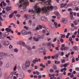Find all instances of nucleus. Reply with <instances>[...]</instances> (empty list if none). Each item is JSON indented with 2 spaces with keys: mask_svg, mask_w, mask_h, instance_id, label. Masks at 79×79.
<instances>
[{
  "mask_svg": "<svg viewBox=\"0 0 79 79\" xmlns=\"http://www.w3.org/2000/svg\"><path fill=\"white\" fill-rule=\"evenodd\" d=\"M54 69H55V70H56L57 69V68H56V66L54 65Z\"/></svg>",
  "mask_w": 79,
  "mask_h": 79,
  "instance_id": "37998d69",
  "label": "nucleus"
},
{
  "mask_svg": "<svg viewBox=\"0 0 79 79\" xmlns=\"http://www.w3.org/2000/svg\"><path fill=\"white\" fill-rule=\"evenodd\" d=\"M6 68H8L9 67V64L8 63L6 64Z\"/></svg>",
  "mask_w": 79,
  "mask_h": 79,
  "instance_id": "49530a36",
  "label": "nucleus"
},
{
  "mask_svg": "<svg viewBox=\"0 0 79 79\" xmlns=\"http://www.w3.org/2000/svg\"><path fill=\"white\" fill-rule=\"evenodd\" d=\"M38 50L40 52H43L45 51V48L44 47H41L40 48H39Z\"/></svg>",
  "mask_w": 79,
  "mask_h": 79,
  "instance_id": "423d86ee",
  "label": "nucleus"
},
{
  "mask_svg": "<svg viewBox=\"0 0 79 79\" xmlns=\"http://www.w3.org/2000/svg\"><path fill=\"white\" fill-rule=\"evenodd\" d=\"M9 28H6L5 29V31H8V30H9Z\"/></svg>",
  "mask_w": 79,
  "mask_h": 79,
  "instance_id": "e2e57ef3",
  "label": "nucleus"
},
{
  "mask_svg": "<svg viewBox=\"0 0 79 79\" xmlns=\"http://www.w3.org/2000/svg\"><path fill=\"white\" fill-rule=\"evenodd\" d=\"M62 23H63L64 24H66V23H67L68 22V20H67V19H66L65 18H63L62 19Z\"/></svg>",
  "mask_w": 79,
  "mask_h": 79,
  "instance_id": "9d476101",
  "label": "nucleus"
},
{
  "mask_svg": "<svg viewBox=\"0 0 79 79\" xmlns=\"http://www.w3.org/2000/svg\"><path fill=\"white\" fill-rule=\"evenodd\" d=\"M13 75H11V74H10V76L9 77H10V79H11V78H12V77H13Z\"/></svg>",
  "mask_w": 79,
  "mask_h": 79,
  "instance_id": "de8ad7c7",
  "label": "nucleus"
},
{
  "mask_svg": "<svg viewBox=\"0 0 79 79\" xmlns=\"http://www.w3.org/2000/svg\"><path fill=\"white\" fill-rule=\"evenodd\" d=\"M38 27L40 28V29H42V26L40 25H38Z\"/></svg>",
  "mask_w": 79,
  "mask_h": 79,
  "instance_id": "c85d7f7f",
  "label": "nucleus"
},
{
  "mask_svg": "<svg viewBox=\"0 0 79 79\" xmlns=\"http://www.w3.org/2000/svg\"><path fill=\"white\" fill-rule=\"evenodd\" d=\"M13 15L11 14L9 16V18H13Z\"/></svg>",
  "mask_w": 79,
  "mask_h": 79,
  "instance_id": "e433bc0d",
  "label": "nucleus"
},
{
  "mask_svg": "<svg viewBox=\"0 0 79 79\" xmlns=\"http://www.w3.org/2000/svg\"><path fill=\"white\" fill-rule=\"evenodd\" d=\"M75 61V58L74 57H73L72 58V63H74Z\"/></svg>",
  "mask_w": 79,
  "mask_h": 79,
  "instance_id": "a878e982",
  "label": "nucleus"
},
{
  "mask_svg": "<svg viewBox=\"0 0 79 79\" xmlns=\"http://www.w3.org/2000/svg\"><path fill=\"white\" fill-rule=\"evenodd\" d=\"M11 31V29L9 28V29L8 31L5 32V33L6 34H8H8H9V33H8V32H10V31Z\"/></svg>",
  "mask_w": 79,
  "mask_h": 79,
  "instance_id": "412c9836",
  "label": "nucleus"
},
{
  "mask_svg": "<svg viewBox=\"0 0 79 79\" xmlns=\"http://www.w3.org/2000/svg\"><path fill=\"white\" fill-rule=\"evenodd\" d=\"M38 79H41L42 78V76L41 75H39L38 76Z\"/></svg>",
  "mask_w": 79,
  "mask_h": 79,
  "instance_id": "09e8293b",
  "label": "nucleus"
},
{
  "mask_svg": "<svg viewBox=\"0 0 79 79\" xmlns=\"http://www.w3.org/2000/svg\"><path fill=\"white\" fill-rule=\"evenodd\" d=\"M36 62V61L35 60H33V63L34 64H35Z\"/></svg>",
  "mask_w": 79,
  "mask_h": 79,
  "instance_id": "6e6d98bb",
  "label": "nucleus"
},
{
  "mask_svg": "<svg viewBox=\"0 0 79 79\" xmlns=\"http://www.w3.org/2000/svg\"><path fill=\"white\" fill-rule=\"evenodd\" d=\"M68 47H65L64 48V50H68Z\"/></svg>",
  "mask_w": 79,
  "mask_h": 79,
  "instance_id": "ea45409f",
  "label": "nucleus"
},
{
  "mask_svg": "<svg viewBox=\"0 0 79 79\" xmlns=\"http://www.w3.org/2000/svg\"><path fill=\"white\" fill-rule=\"evenodd\" d=\"M16 70V65H15L14 68V71H15Z\"/></svg>",
  "mask_w": 79,
  "mask_h": 79,
  "instance_id": "8fccbe9b",
  "label": "nucleus"
},
{
  "mask_svg": "<svg viewBox=\"0 0 79 79\" xmlns=\"http://www.w3.org/2000/svg\"><path fill=\"white\" fill-rule=\"evenodd\" d=\"M70 77L71 78L74 77V75L72 74V75L70 76Z\"/></svg>",
  "mask_w": 79,
  "mask_h": 79,
  "instance_id": "774afa93",
  "label": "nucleus"
},
{
  "mask_svg": "<svg viewBox=\"0 0 79 79\" xmlns=\"http://www.w3.org/2000/svg\"><path fill=\"white\" fill-rule=\"evenodd\" d=\"M11 6H7L6 8V10L7 11H11Z\"/></svg>",
  "mask_w": 79,
  "mask_h": 79,
  "instance_id": "9b49d317",
  "label": "nucleus"
},
{
  "mask_svg": "<svg viewBox=\"0 0 79 79\" xmlns=\"http://www.w3.org/2000/svg\"><path fill=\"white\" fill-rule=\"evenodd\" d=\"M10 25H13L14 27H15V28L16 27V25H15V24H14V23H10Z\"/></svg>",
  "mask_w": 79,
  "mask_h": 79,
  "instance_id": "a211bd4d",
  "label": "nucleus"
},
{
  "mask_svg": "<svg viewBox=\"0 0 79 79\" xmlns=\"http://www.w3.org/2000/svg\"><path fill=\"white\" fill-rule=\"evenodd\" d=\"M52 18L53 19H55L56 18V16L53 15L52 16Z\"/></svg>",
  "mask_w": 79,
  "mask_h": 79,
  "instance_id": "4d7b16f0",
  "label": "nucleus"
},
{
  "mask_svg": "<svg viewBox=\"0 0 79 79\" xmlns=\"http://www.w3.org/2000/svg\"><path fill=\"white\" fill-rule=\"evenodd\" d=\"M22 34V35H27V32L24 30H23L21 32Z\"/></svg>",
  "mask_w": 79,
  "mask_h": 79,
  "instance_id": "f8f14e48",
  "label": "nucleus"
},
{
  "mask_svg": "<svg viewBox=\"0 0 79 79\" xmlns=\"http://www.w3.org/2000/svg\"><path fill=\"white\" fill-rule=\"evenodd\" d=\"M16 16L17 18H19L21 16V15H20V14H16Z\"/></svg>",
  "mask_w": 79,
  "mask_h": 79,
  "instance_id": "2f4dec72",
  "label": "nucleus"
},
{
  "mask_svg": "<svg viewBox=\"0 0 79 79\" xmlns=\"http://www.w3.org/2000/svg\"><path fill=\"white\" fill-rule=\"evenodd\" d=\"M28 53L29 55H32V52H28Z\"/></svg>",
  "mask_w": 79,
  "mask_h": 79,
  "instance_id": "c9c22d12",
  "label": "nucleus"
},
{
  "mask_svg": "<svg viewBox=\"0 0 79 79\" xmlns=\"http://www.w3.org/2000/svg\"><path fill=\"white\" fill-rule=\"evenodd\" d=\"M41 19L42 21H48V19L44 16H42L41 17Z\"/></svg>",
  "mask_w": 79,
  "mask_h": 79,
  "instance_id": "0eeeda50",
  "label": "nucleus"
},
{
  "mask_svg": "<svg viewBox=\"0 0 79 79\" xmlns=\"http://www.w3.org/2000/svg\"><path fill=\"white\" fill-rule=\"evenodd\" d=\"M64 3H62L61 4V6H60V8H62L63 7H64Z\"/></svg>",
  "mask_w": 79,
  "mask_h": 79,
  "instance_id": "393cba45",
  "label": "nucleus"
},
{
  "mask_svg": "<svg viewBox=\"0 0 79 79\" xmlns=\"http://www.w3.org/2000/svg\"><path fill=\"white\" fill-rule=\"evenodd\" d=\"M23 42V41H20L19 42L18 44L19 45H22Z\"/></svg>",
  "mask_w": 79,
  "mask_h": 79,
  "instance_id": "b1692460",
  "label": "nucleus"
},
{
  "mask_svg": "<svg viewBox=\"0 0 79 79\" xmlns=\"http://www.w3.org/2000/svg\"><path fill=\"white\" fill-rule=\"evenodd\" d=\"M60 41L61 42H62V43H63V42H64V40H63V39L60 38Z\"/></svg>",
  "mask_w": 79,
  "mask_h": 79,
  "instance_id": "c756f323",
  "label": "nucleus"
},
{
  "mask_svg": "<svg viewBox=\"0 0 79 79\" xmlns=\"http://www.w3.org/2000/svg\"><path fill=\"white\" fill-rule=\"evenodd\" d=\"M3 44L5 46H8L9 44V42L8 41H5L3 42Z\"/></svg>",
  "mask_w": 79,
  "mask_h": 79,
  "instance_id": "1a4fd4ad",
  "label": "nucleus"
},
{
  "mask_svg": "<svg viewBox=\"0 0 79 79\" xmlns=\"http://www.w3.org/2000/svg\"><path fill=\"white\" fill-rule=\"evenodd\" d=\"M2 4H3V6H6V3H5V2L2 1Z\"/></svg>",
  "mask_w": 79,
  "mask_h": 79,
  "instance_id": "f704fd0d",
  "label": "nucleus"
},
{
  "mask_svg": "<svg viewBox=\"0 0 79 79\" xmlns=\"http://www.w3.org/2000/svg\"><path fill=\"white\" fill-rule=\"evenodd\" d=\"M59 15H60V13H59V12H57L56 13V15H57V16H59Z\"/></svg>",
  "mask_w": 79,
  "mask_h": 79,
  "instance_id": "a18cd8bd",
  "label": "nucleus"
},
{
  "mask_svg": "<svg viewBox=\"0 0 79 79\" xmlns=\"http://www.w3.org/2000/svg\"><path fill=\"white\" fill-rule=\"evenodd\" d=\"M53 7L51 6H48L46 7H45L44 8H43L42 9V10L43 11H44L45 13H49V11L50 10V9L51 10H53Z\"/></svg>",
  "mask_w": 79,
  "mask_h": 79,
  "instance_id": "f03ea898",
  "label": "nucleus"
},
{
  "mask_svg": "<svg viewBox=\"0 0 79 79\" xmlns=\"http://www.w3.org/2000/svg\"><path fill=\"white\" fill-rule=\"evenodd\" d=\"M38 69V67L37 66V65H35V69Z\"/></svg>",
  "mask_w": 79,
  "mask_h": 79,
  "instance_id": "5fc2aeb1",
  "label": "nucleus"
},
{
  "mask_svg": "<svg viewBox=\"0 0 79 79\" xmlns=\"http://www.w3.org/2000/svg\"><path fill=\"white\" fill-rule=\"evenodd\" d=\"M26 47L28 50H31V47L30 46L26 45Z\"/></svg>",
  "mask_w": 79,
  "mask_h": 79,
  "instance_id": "2eb2a0df",
  "label": "nucleus"
},
{
  "mask_svg": "<svg viewBox=\"0 0 79 79\" xmlns=\"http://www.w3.org/2000/svg\"><path fill=\"white\" fill-rule=\"evenodd\" d=\"M6 54L5 53L3 52H0V60H2L3 59V57L6 56Z\"/></svg>",
  "mask_w": 79,
  "mask_h": 79,
  "instance_id": "39448f33",
  "label": "nucleus"
},
{
  "mask_svg": "<svg viewBox=\"0 0 79 79\" xmlns=\"http://www.w3.org/2000/svg\"><path fill=\"white\" fill-rule=\"evenodd\" d=\"M14 51L15 52H16V53H17V52H18V49H17V48H15L14 49Z\"/></svg>",
  "mask_w": 79,
  "mask_h": 79,
  "instance_id": "bb28decb",
  "label": "nucleus"
},
{
  "mask_svg": "<svg viewBox=\"0 0 79 79\" xmlns=\"http://www.w3.org/2000/svg\"><path fill=\"white\" fill-rule=\"evenodd\" d=\"M77 46H75L73 48V50H74V51H76V50H77Z\"/></svg>",
  "mask_w": 79,
  "mask_h": 79,
  "instance_id": "6ab92c4d",
  "label": "nucleus"
},
{
  "mask_svg": "<svg viewBox=\"0 0 79 79\" xmlns=\"http://www.w3.org/2000/svg\"><path fill=\"white\" fill-rule=\"evenodd\" d=\"M27 66H26V65H25V64H23L22 65V68L24 70H26V69H27Z\"/></svg>",
  "mask_w": 79,
  "mask_h": 79,
  "instance_id": "4468645a",
  "label": "nucleus"
},
{
  "mask_svg": "<svg viewBox=\"0 0 79 79\" xmlns=\"http://www.w3.org/2000/svg\"><path fill=\"white\" fill-rule=\"evenodd\" d=\"M47 45L48 46H51V43L50 42L48 43Z\"/></svg>",
  "mask_w": 79,
  "mask_h": 79,
  "instance_id": "c03bdc74",
  "label": "nucleus"
},
{
  "mask_svg": "<svg viewBox=\"0 0 79 79\" xmlns=\"http://www.w3.org/2000/svg\"><path fill=\"white\" fill-rule=\"evenodd\" d=\"M9 48L10 49L11 51H13V46L10 45L9 47Z\"/></svg>",
  "mask_w": 79,
  "mask_h": 79,
  "instance_id": "f3484780",
  "label": "nucleus"
},
{
  "mask_svg": "<svg viewBox=\"0 0 79 79\" xmlns=\"http://www.w3.org/2000/svg\"><path fill=\"white\" fill-rule=\"evenodd\" d=\"M58 55H56L54 56L55 58H58Z\"/></svg>",
  "mask_w": 79,
  "mask_h": 79,
  "instance_id": "4c0bfd02",
  "label": "nucleus"
},
{
  "mask_svg": "<svg viewBox=\"0 0 79 79\" xmlns=\"http://www.w3.org/2000/svg\"><path fill=\"white\" fill-rule=\"evenodd\" d=\"M42 32L43 33H45V32H46V31H45V30L43 29L42 31Z\"/></svg>",
  "mask_w": 79,
  "mask_h": 79,
  "instance_id": "603ef678",
  "label": "nucleus"
},
{
  "mask_svg": "<svg viewBox=\"0 0 79 79\" xmlns=\"http://www.w3.org/2000/svg\"><path fill=\"white\" fill-rule=\"evenodd\" d=\"M61 55L62 56H63V55H64V52H61Z\"/></svg>",
  "mask_w": 79,
  "mask_h": 79,
  "instance_id": "13d9d810",
  "label": "nucleus"
},
{
  "mask_svg": "<svg viewBox=\"0 0 79 79\" xmlns=\"http://www.w3.org/2000/svg\"><path fill=\"white\" fill-rule=\"evenodd\" d=\"M23 2V4L22 3V2ZM19 3H22L19 6V8H21L23 6H29V2L27 1L26 0H20Z\"/></svg>",
  "mask_w": 79,
  "mask_h": 79,
  "instance_id": "f257e3e1",
  "label": "nucleus"
},
{
  "mask_svg": "<svg viewBox=\"0 0 79 79\" xmlns=\"http://www.w3.org/2000/svg\"><path fill=\"white\" fill-rule=\"evenodd\" d=\"M46 31L48 32H50V30L48 29H47Z\"/></svg>",
  "mask_w": 79,
  "mask_h": 79,
  "instance_id": "69168bd1",
  "label": "nucleus"
},
{
  "mask_svg": "<svg viewBox=\"0 0 79 79\" xmlns=\"http://www.w3.org/2000/svg\"><path fill=\"white\" fill-rule=\"evenodd\" d=\"M28 16V15L27 14H26L24 15V18H27V17Z\"/></svg>",
  "mask_w": 79,
  "mask_h": 79,
  "instance_id": "58836bf2",
  "label": "nucleus"
},
{
  "mask_svg": "<svg viewBox=\"0 0 79 79\" xmlns=\"http://www.w3.org/2000/svg\"><path fill=\"white\" fill-rule=\"evenodd\" d=\"M77 21V20H75L73 21L74 24V25H76L77 24V23L76 22Z\"/></svg>",
  "mask_w": 79,
  "mask_h": 79,
  "instance_id": "5701e85b",
  "label": "nucleus"
},
{
  "mask_svg": "<svg viewBox=\"0 0 79 79\" xmlns=\"http://www.w3.org/2000/svg\"><path fill=\"white\" fill-rule=\"evenodd\" d=\"M6 2L7 3H9V4H8V5H11V4L9 3H10V0H6Z\"/></svg>",
  "mask_w": 79,
  "mask_h": 79,
  "instance_id": "473e14b6",
  "label": "nucleus"
},
{
  "mask_svg": "<svg viewBox=\"0 0 79 79\" xmlns=\"http://www.w3.org/2000/svg\"><path fill=\"white\" fill-rule=\"evenodd\" d=\"M8 35V33H7V34L4 33V34H2V32L0 31V39H3L5 38V37H6V36H7Z\"/></svg>",
  "mask_w": 79,
  "mask_h": 79,
  "instance_id": "20e7f679",
  "label": "nucleus"
},
{
  "mask_svg": "<svg viewBox=\"0 0 79 79\" xmlns=\"http://www.w3.org/2000/svg\"><path fill=\"white\" fill-rule=\"evenodd\" d=\"M50 72L51 73H52L54 72V70L53 69H50Z\"/></svg>",
  "mask_w": 79,
  "mask_h": 79,
  "instance_id": "7c9ffc66",
  "label": "nucleus"
},
{
  "mask_svg": "<svg viewBox=\"0 0 79 79\" xmlns=\"http://www.w3.org/2000/svg\"><path fill=\"white\" fill-rule=\"evenodd\" d=\"M47 58H47V57L46 56H44V60H47Z\"/></svg>",
  "mask_w": 79,
  "mask_h": 79,
  "instance_id": "052dcab7",
  "label": "nucleus"
},
{
  "mask_svg": "<svg viewBox=\"0 0 79 79\" xmlns=\"http://www.w3.org/2000/svg\"><path fill=\"white\" fill-rule=\"evenodd\" d=\"M55 64H60V61H56V60H55Z\"/></svg>",
  "mask_w": 79,
  "mask_h": 79,
  "instance_id": "4be33fe9",
  "label": "nucleus"
},
{
  "mask_svg": "<svg viewBox=\"0 0 79 79\" xmlns=\"http://www.w3.org/2000/svg\"><path fill=\"white\" fill-rule=\"evenodd\" d=\"M35 0H30L31 2H35Z\"/></svg>",
  "mask_w": 79,
  "mask_h": 79,
  "instance_id": "bf43d9fd",
  "label": "nucleus"
},
{
  "mask_svg": "<svg viewBox=\"0 0 79 79\" xmlns=\"http://www.w3.org/2000/svg\"><path fill=\"white\" fill-rule=\"evenodd\" d=\"M45 4L44 5V7L43 8H45V7H46V8H47V5H51V3H50V2H49L48 1L46 2H45Z\"/></svg>",
  "mask_w": 79,
  "mask_h": 79,
  "instance_id": "ddd939ff",
  "label": "nucleus"
},
{
  "mask_svg": "<svg viewBox=\"0 0 79 79\" xmlns=\"http://www.w3.org/2000/svg\"><path fill=\"white\" fill-rule=\"evenodd\" d=\"M38 3H36V4L35 5V6L34 7V9L38 13H40L41 12V9L38 7Z\"/></svg>",
  "mask_w": 79,
  "mask_h": 79,
  "instance_id": "7ed1b4c3",
  "label": "nucleus"
},
{
  "mask_svg": "<svg viewBox=\"0 0 79 79\" xmlns=\"http://www.w3.org/2000/svg\"><path fill=\"white\" fill-rule=\"evenodd\" d=\"M40 74V72H39L38 71H36V75H37V76H39V75Z\"/></svg>",
  "mask_w": 79,
  "mask_h": 79,
  "instance_id": "72a5a7b5",
  "label": "nucleus"
},
{
  "mask_svg": "<svg viewBox=\"0 0 79 79\" xmlns=\"http://www.w3.org/2000/svg\"><path fill=\"white\" fill-rule=\"evenodd\" d=\"M33 40L35 42H37V41H39V38H36L35 37H34Z\"/></svg>",
  "mask_w": 79,
  "mask_h": 79,
  "instance_id": "dca6fc26",
  "label": "nucleus"
},
{
  "mask_svg": "<svg viewBox=\"0 0 79 79\" xmlns=\"http://www.w3.org/2000/svg\"><path fill=\"white\" fill-rule=\"evenodd\" d=\"M54 24L55 26H56V28H58V26H57L58 23H56V22H54Z\"/></svg>",
  "mask_w": 79,
  "mask_h": 79,
  "instance_id": "aec40b11",
  "label": "nucleus"
},
{
  "mask_svg": "<svg viewBox=\"0 0 79 79\" xmlns=\"http://www.w3.org/2000/svg\"><path fill=\"white\" fill-rule=\"evenodd\" d=\"M75 69L76 71H79V68L78 67L76 68Z\"/></svg>",
  "mask_w": 79,
  "mask_h": 79,
  "instance_id": "3c124183",
  "label": "nucleus"
},
{
  "mask_svg": "<svg viewBox=\"0 0 79 79\" xmlns=\"http://www.w3.org/2000/svg\"><path fill=\"white\" fill-rule=\"evenodd\" d=\"M25 64L26 65L27 68L29 67L30 65V61L27 60L25 62Z\"/></svg>",
  "mask_w": 79,
  "mask_h": 79,
  "instance_id": "6e6552de",
  "label": "nucleus"
},
{
  "mask_svg": "<svg viewBox=\"0 0 79 79\" xmlns=\"http://www.w3.org/2000/svg\"><path fill=\"white\" fill-rule=\"evenodd\" d=\"M22 45H23V47H26V44L24 42H23Z\"/></svg>",
  "mask_w": 79,
  "mask_h": 79,
  "instance_id": "79ce46f5",
  "label": "nucleus"
},
{
  "mask_svg": "<svg viewBox=\"0 0 79 79\" xmlns=\"http://www.w3.org/2000/svg\"><path fill=\"white\" fill-rule=\"evenodd\" d=\"M42 26V27L44 28V29H46V27H45V25L44 24H43Z\"/></svg>",
  "mask_w": 79,
  "mask_h": 79,
  "instance_id": "cd10ccee",
  "label": "nucleus"
},
{
  "mask_svg": "<svg viewBox=\"0 0 79 79\" xmlns=\"http://www.w3.org/2000/svg\"><path fill=\"white\" fill-rule=\"evenodd\" d=\"M67 66H68V64H66H66H64V68H65V67H67Z\"/></svg>",
  "mask_w": 79,
  "mask_h": 79,
  "instance_id": "a19ab883",
  "label": "nucleus"
},
{
  "mask_svg": "<svg viewBox=\"0 0 79 79\" xmlns=\"http://www.w3.org/2000/svg\"><path fill=\"white\" fill-rule=\"evenodd\" d=\"M31 12H32L33 13H35V12L33 10V9H31Z\"/></svg>",
  "mask_w": 79,
  "mask_h": 79,
  "instance_id": "338daca9",
  "label": "nucleus"
},
{
  "mask_svg": "<svg viewBox=\"0 0 79 79\" xmlns=\"http://www.w3.org/2000/svg\"><path fill=\"white\" fill-rule=\"evenodd\" d=\"M56 38H55L53 40V42H56Z\"/></svg>",
  "mask_w": 79,
  "mask_h": 79,
  "instance_id": "0e129e2a",
  "label": "nucleus"
},
{
  "mask_svg": "<svg viewBox=\"0 0 79 79\" xmlns=\"http://www.w3.org/2000/svg\"><path fill=\"white\" fill-rule=\"evenodd\" d=\"M35 60L36 62H38L39 61V60H38V59L37 58H35Z\"/></svg>",
  "mask_w": 79,
  "mask_h": 79,
  "instance_id": "864d4df0",
  "label": "nucleus"
},
{
  "mask_svg": "<svg viewBox=\"0 0 79 79\" xmlns=\"http://www.w3.org/2000/svg\"><path fill=\"white\" fill-rule=\"evenodd\" d=\"M64 46H65V45L64 44H63L62 45V48H63V47H64Z\"/></svg>",
  "mask_w": 79,
  "mask_h": 79,
  "instance_id": "680f3d73",
  "label": "nucleus"
}]
</instances>
